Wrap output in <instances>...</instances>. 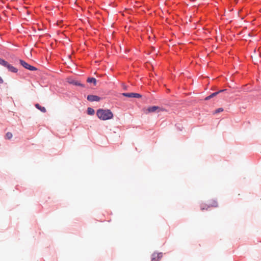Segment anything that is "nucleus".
Wrapping results in <instances>:
<instances>
[{"label":"nucleus","instance_id":"nucleus-1","mask_svg":"<svg viewBox=\"0 0 261 261\" xmlns=\"http://www.w3.org/2000/svg\"><path fill=\"white\" fill-rule=\"evenodd\" d=\"M97 117L102 120L111 119L113 117V114L110 110L99 109L96 112Z\"/></svg>","mask_w":261,"mask_h":261},{"label":"nucleus","instance_id":"nucleus-2","mask_svg":"<svg viewBox=\"0 0 261 261\" xmlns=\"http://www.w3.org/2000/svg\"><path fill=\"white\" fill-rule=\"evenodd\" d=\"M19 62H20V64L23 67H24L25 68H26L27 69H29L31 71L37 70V68L35 67L29 65V64H28L27 62H25L23 60H20Z\"/></svg>","mask_w":261,"mask_h":261},{"label":"nucleus","instance_id":"nucleus-3","mask_svg":"<svg viewBox=\"0 0 261 261\" xmlns=\"http://www.w3.org/2000/svg\"><path fill=\"white\" fill-rule=\"evenodd\" d=\"M218 205V203L217 202V201L215 200H211L209 202H208V205L207 206V207L206 208L205 206H203V205H201V210H207L208 207L211 206V207H217Z\"/></svg>","mask_w":261,"mask_h":261},{"label":"nucleus","instance_id":"nucleus-4","mask_svg":"<svg viewBox=\"0 0 261 261\" xmlns=\"http://www.w3.org/2000/svg\"><path fill=\"white\" fill-rule=\"evenodd\" d=\"M122 95L125 97L132 98H140L142 97L141 95L137 93H123Z\"/></svg>","mask_w":261,"mask_h":261},{"label":"nucleus","instance_id":"nucleus-5","mask_svg":"<svg viewBox=\"0 0 261 261\" xmlns=\"http://www.w3.org/2000/svg\"><path fill=\"white\" fill-rule=\"evenodd\" d=\"M162 256V253H154L152 255L151 261H159Z\"/></svg>","mask_w":261,"mask_h":261},{"label":"nucleus","instance_id":"nucleus-6","mask_svg":"<svg viewBox=\"0 0 261 261\" xmlns=\"http://www.w3.org/2000/svg\"><path fill=\"white\" fill-rule=\"evenodd\" d=\"M88 100L90 101H98L101 99V98L94 95H89L87 96Z\"/></svg>","mask_w":261,"mask_h":261},{"label":"nucleus","instance_id":"nucleus-7","mask_svg":"<svg viewBox=\"0 0 261 261\" xmlns=\"http://www.w3.org/2000/svg\"><path fill=\"white\" fill-rule=\"evenodd\" d=\"M160 108L158 107V106H152V107H148L146 110V112H145V113L146 114H147V113H152V112H155L157 110H160Z\"/></svg>","mask_w":261,"mask_h":261},{"label":"nucleus","instance_id":"nucleus-8","mask_svg":"<svg viewBox=\"0 0 261 261\" xmlns=\"http://www.w3.org/2000/svg\"><path fill=\"white\" fill-rule=\"evenodd\" d=\"M7 68L9 71L12 72L16 73L17 72V69L10 64H9Z\"/></svg>","mask_w":261,"mask_h":261},{"label":"nucleus","instance_id":"nucleus-9","mask_svg":"<svg viewBox=\"0 0 261 261\" xmlns=\"http://www.w3.org/2000/svg\"><path fill=\"white\" fill-rule=\"evenodd\" d=\"M35 107L42 112L45 113L46 111L44 107L40 106L38 103L35 105Z\"/></svg>","mask_w":261,"mask_h":261},{"label":"nucleus","instance_id":"nucleus-10","mask_svg":"<svg viewBox=\"0 0 261 261\" xmlns=\"http://www.w3.org/2000/svg\"><path fill=\"white\" fill-rule=\"evenodd\" d=\"M69 83L74 85H78L81 86H83L82 84H80L78 81L73 80H71L70 81H69Z\"/></svg>","mask_w":261,"mask_h":261},{"label":"nucleus","instance_id":"nucleus-11","mask_svg":"<svg viewBox=\"0 0 261 261\" xmlns=\"http://www.w3.org/2000/svg\"><path fill=\"white\" fill-rule=\"evenodd\" d=\"M87 82L88 83H93L94 85L96 84V80L95 78L93 77H89L87 79Z\"/></svg>","mask_w":261,"mask_h":261},{"label":"nucleus","instance_id":"nucleus-12","mask_svg":"<svg viewBox=\"0 0 261 261\" xmlns=\"http://www.w3.org/2000/svg\"><path fill=\"white\" fill-rule=\"evenodd\" d=\"M94 110L91 108H88L87 109V113L88 114L90 115H92L94 114Z\"/></svg>","mask_w":261,"mask_h":261},{"label":"nucleus","instance_id":"nucleus-13","mask_svg":"<svg viewBox=\"0 0 261 261\" xmlns=\"http://www.w3.org/2000/svg\"><path fill=\"white\" fill-rule=\"evenodd\" d=\"M12 136H13V135L10 132H8L7 134H6V137L7 139H10L12 138Z\"/></svg>","mask_w":261,"mask_h":261},{"label":"nucleus","instance_id":"nucleus-14","mask_svg":"<svg viewBox=\"0 0 261 261\" xmlns=\"http://www.w3.org/2000/svg\"><path fill=\"white\" fill-rule=\"evenodd\" d=\"M225 90H221L218 92H214L212 94V95L213 96V97H214V96H216L217 95H218L219 93L225 91Z\"/></svg>","mask_w":261,"mask_h":261},{"label":"nucleus","instance_id":"nucleus-15","mask_svg":"<svg viewBox=\"0 0 261 261\" xmlns=\"http://www.w3.org/2000/svg\"><path fill=\"white\" fill-rule=\"evenodd\" d=\"M223 111V109L222 108H219L218 109H217L216 111H215V113H219V112H221Z\"/></svg>","mask_w":261,"mask_h":261},{"label":"nucleus","instance_id":"nucleus-16","mask_svg":"<svg viewBox=\"0 0 261 261\" xmlns=\"http://www.w3.org/2000/svg\"><path fill=\"white\" fill-rule=\"evenodd\" d=\"M213 97V96L212 95V94H211L210 95H209L208 96H207L206 97H205V100H208L210 99V98Z\"/></svg>","mask_w":261,"mask_h":261},{"label":"nucleus","instance_id":"nucleus-17","mask_svg":"<svg viewBox=\"0 0 261 261\" xmlns=\"http://www.w3.org/2000/svg\"><path fill=\"white\" fill-rule=\"evenodd\" d=\"M213 97V96L212 95V94H211L210 95H209L208 96H207L206 97H205V100H208L210 99V98Z\"/></svg>","mask_w":261,"mask_h":261},{"label":"nucleus","instance_id":"nucleus-18","mask_svg":"<svg viewBox=\"0 0 261 261\" xmlns=\"http://www.w3.org/2000/svg\"><path fill=\"white\" fill-rule=\"evenodd\" d=\"M8 65H9V63L7 61H5V63H4L2 66L7 67Z\"/></svg>","mask_w":261,"mask_h":261},{"label":"nucleus","instance_id":"nucleus-19","mask_svg":"<svg viewBox=\"0 0 261 261\" xmlns=\"http://www.w3.org/2000/svg\"><path fill=\"white\" fill-rule=\"evenodd\" d=\"M5 61H6L5 60H3H3H2V62H1V63H0V64H1V65H3V64H4V63H5Z\"/></svg>","mask_w":261,"mask_h":261},{"label":"nucleus","instance_id":"nucleus-20","mask_svg":"<svg viewBox=\"0 0 261 261\" xmlns=\"http://www.w3.org/2000/svg\"><path fill=\"white\" fill-rule=\"evenodd\" d=\"M3 83V79L0 77V84H2Z\"/></svg>","mask_w":261,"mask_h":261}]
</instances>
